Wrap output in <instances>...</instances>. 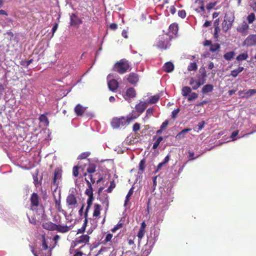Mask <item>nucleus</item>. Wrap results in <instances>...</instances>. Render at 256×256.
Listing matches in <instances>:
<instances>
[{
    "label": "nucleus",
    "instance_id": "39",
    "mask_svg": "<svg viewBox=\"0 0 256 256\" xmlns=\"http://www.w3.org/2000/svg\"><path fill=\"white\" fill-rule=\"evenodd\" d=\"M198 66L196 62H191L188 67V71L196 70H197Z\"/></svg>",
    "mask_w": 256,
    "mask_h": 256
},
{
    "label": "nucleus",
    "instance_id": "1",
    "mask_svg": "<svg viewBox=\"0 0 256 256\" xmlns=\"http://www.w3.org/2000/svg\"><path fill=\"white\" fill-rule=\"evenodd\" d=\"M172 38V36L168 34H163L160 36L157 39L156 46L160 48L166 49L170 46V42Z\"/></svg>",
    "mask_w": 256,
    "mask_h": 256
},
{
    "label": "nucleus",
    "instance_id": "16",
    "mask_svg": "<svg viewBox=\"0 0 256 256\" xmlns=\"http://www.w3.org/2000/svg\"><path fill=\"white\" fill-rule=\"evenodd\" d=\"M42 227L46 230H55L57 228V224H56L50 222H48L43 223Z\"/></svg>",
    "mask_w": 256,
    "mask_h": 256
},
{
    "label": "nucleus",
    "instance_id": "42",
    "mask_svg": "<svg viewBox=\"0 0 256 256\" xmlns=\"http://www.w3.org/2000/svg\"><path fill=\"white\" fill-rule=\"evenodd\" d=\"M162 140L163 138L162 136L158 138L156 141L154 142L152 146V148L154 150L156 149L158 147V145L160 144V142L162 141Z\"/></svg>",
    "mask_w": 256,
    "mask_h": 256
},
{
    "label": "nucleus",
    "instance_id": "54",
    "mask_svg": "<svg viewBox=\"0 0 256 256\" xmlns=\"http://www.w3.org/2000/svg\"><path fill=\"white\" fill-rule=\"evenodd\" d=\"M180 112V109L177 108L174 110L172 113V118H175Z\"/></svg>",
    "mask_w": 256,
    "mask_h": 256
},
{
    "label": "nucleus",
    "instance_id": "44",
    "mask_svg": "<svg viewBox=\"0 0 256 256\" xmlns=\"http://www.w3.org/2000/svg\"><path fill=\"white\" fill-rule=\"evenodd\" d=\"M96 171V166L94 164H90L87 168V172L90 174L94 173Z\"/></svg>",
    "mask_w": 256,
    "mask_h": 256
},
{
    "label": "nucleus",
    "instance_id": "58",
    "mask_svg": "<svg viewBox=\"0 0 256 256\" xmlns=\"http://www.w3.org/2000/svg\"><path fill=\"white\" fill-rule=\"evenodd\" d=\"M112 238V235L110 234H106V238L104 240L105 242H110Z\"/></svg>",
    "mask_w": 256,
    "mask_h": 256
},
{
    "label": "nucleus",
    "instance_id": "12",
    "mask_svg": "<svg viewBox=\"0 0 256 256\" xmlns=\"http://www.w3.org/2000/svg\"><path fill=\"white\" fill-rule=\"evenodd\" d=\"M136 96L135 90L132 88H130L126 90V93L124 94V98L126 100H128L129 99L134 98Z\"/></svg>",
    "mask_w": 256,
    "mask_h": 256
},
{
    "label": "nucleus",
    "instance_id": "60",
    "mask_svg": "<svg viewBox=\"0 0 256 256\" xmlns=\"http://www.w3.org/2000/svg\"><path fill=\"white\" fill-rule=\"evenodd\" d=\"M216 5V2H210V3H209L208 6H207V9L208 10H211L212 8H213Z\"/></svg>",
    "mask_w": 256,
    "mask_h": 256
},
{
    "label": "nucleus",
    "instance_id": "57",
    "mask_svg": "<svg viewBox=\"0 0 256 256\" xmlns=\"http://www.w3.org/2000/svg\"><path fill=\"white\" fill-rule=\"evenodd\" d=\"M178 15L180 17L182 18H184L186 16V12L184 10H180L178 12Z\"/></svg>",
    "mask_w": 256,
    "mask_h": 256
},
{
    "label": "nucleus",
    "instance_id": "26",
    "mask_svg": "<svg viewBox=\"0 0 256 256\" xmlns=\"http://www.w3.org/2000/svg\"><path fill=\"white\" fill-rule=\"evenodd\" d=\"M214 86L212 84H207L203 86L202 92L203 94H206L212 92Z\"/></svg>",
    "mask_w": 256,
    "mask_h": 256
},
{
    "label": "nucleus",
    "instance_id": "34",
    "mask_svg": "<svg viewBox=\"0 0 256 256\" xmlns=\"http://www.w3.org/2000/svg\"><path fill=\"white\" fill-rule=\"evenodd\" d=\"M100 206L98 204H95L94 206V211L93 216L95 217L98 216L100 214Z\"/></svg>",
    "mask_w": 256,
    "mask_h": 256
},
{
    "label": "nucleus",
    "instance_id": "62",
    "mask_svg": "<svg viewBox=\"0 0 256 256\" xmlns=\"http://www.w3.org/2000/svg\"><path fill=\"white\" fill-rule=\"evenodd\" d=\"M168 120L164 121L161 125V126H160L161 129L162 130H164L168 126Z\"/></svg>",
    "mask_w": 256,
    "mask_h": 256
},
{
    "label": "nucleus",
    "instance_id": "50",
    "mask_svg": "<svg viewBox=\"0 0 256 256\" xmlns=\"http://www.w3.org/2000/svg\"><path fill=\"white\" fill-rule=\"evenodd\" d=\"M122 223L118 224L115 226L112 230V231L114 232H116L118 230L122 228Z\"/></svg>",
    "mask_w": 256,
    "mask_h": 256
},
{
    "label": "nucleus",
    "instance_id": "27",
    "mask_svg": "<svg viewBox=\"0 0 256 256\" xmlns=\"http://www.w3.org/2000/svg\"><path fill=\"white\" fill-rule=\"evenodd\" d=\"M55 204H56V206L59 212H62L64 216H66V212L62 208V206H61V204H60V199L56 200H55Z\"/></svg>",
    "mask_w": 256,
    "mask_h": 256
},
{
    "label": "nucleus",
    "instance_id": "10",
    "mask_svg": "<svg viewBox=\"0 0 256 256\" xmlns=\"http://www.w3.org/2000/svg\"><path fill=\"white\" fill-rule=\"evenodd\" d=\"M238 94L239 96L241 98H248L251 96L256 94V89L240 90L238 92Z\"/></svg>",
    "mask_w": 256,
    "mask_h": 256
},
{
    "label": "nucleus",
    "instance_id": "41",
    "mask_svg": "<svg viewBox=\"0 0 256 256\" xmlns=\"http://www.w3.org/2000/svg\"><path fill=\"white\" fill-rule=\"evenodd\" d=\"M90 155V152H84L80 154L78 156V160L84 159V158H88Z\"/></svg>",
    "mask_w": 256,
    "mask_h": 256
},
{
    "label": "nucleus",
    "instance_id": "52",
    "mask_svg": "<svg viewBox=\"0 0 256 256\" xmlns=\"http://www.w3.org/2000/svg\"><path fill=\"white\" fill-rule=\"evenodd\" d=\"M153 112L154 109L152 108H148L146 112V117L150 116L152 114Z\"/></svg>",
    "mask_w": 256,
    "mask_h": 256
},
{
    "label": "nucleus",
    "instance_id": "56",
    "mask_svg": "<svg viewBox=\"0 0 256 256\" xmlns=\"http://www.w3.org/2000/svg\"><path fill=\"white\" fill-rule=\"evenodd\" d=\"M78 166H74L72 170V173L74 176L76 177L78 174Z\"/></svg>",
    "mask_w": 256,
    "mask_h": 256
},
{
    "label": "nucleus",
    "instance_id": "45",
    "mask_svg": "<svg viewBox=\"0 0 256 256\" xmlns=\"http://www.w3.org/2000/svg\"><path fill=\"white\" fill-rule=\"evenodd\" d=\"M188 96V100L189 102H191L192 100L196 99L198 97V94L195 92H190V94Z\"/></svg>",
    "mask_w": 256,
    "mask_h": 256
},
{
    "label": "nucleus",
    "instance_id": "6",
    "mask_svg": "<svg viewBox=\"0 0 256 256\" xmlns=\"http://www.w3.org/2000/svg\"><path fill=\"white\" fill-rule=\"evenodd\" d=\"M242 46L246 47L256 46V34H251L248 36L244 40Z\"/></svg>",
    "mask_w": 256,
    "mask_h": 256
},
{
    "label": "nucleus",
    "instance_id": "23",
    "mask_svg": "<svg viewBox=\"0 0 256 256\" xmlns=\"http://www.w3.org/2000/svg\"><path fill=\"white\" fill-rule=\"evenodd\" d=\"M163 68L165 72H170L174 70V65L171 62H167L164 66Z\"/></svg>",
    "mask_w": 256,
    "mask_h": 256
},
{
    "label": "nucleus",
    "instance_id": "19",
    "mask_svg": "<svg viewBox=\"0 0 256 256\" xmlns=\"http://www.w3.org/2000/svg\"><path fill=\"white\" fill-rule=\"evenodd\" d=\"M82 23L81 20L74 14L70 16V25L77 26Z\"/></svg>",
    "mask_w": 256,
    "mask_h": 256
},
{
    "label": "nucleus",
    "instance_id": "17",
    "mask_svg": "<svg viewBox=\"0 0 256 256\" xmlns=\"http://www.w3.org/2000/svg\"><path fill=\"white\" fill-rule=\"evenodd\" d=\"M128 80L132 84H136L138 80V76L134 73H130L128 78Z\"/></svg>",
    "mask_w": 256,
    "mask_h": 256
},
{
    "label": "nucleus",
    "instance_id": "61",
    "mask_svg": "<svg viewBox=\"0 0 256 256\" xmlns=\"http://www.w3.org/2000/svg\"><path fill=\"white\" fill-rule=\"evenodd\" d=\"M158 176H154L152 178V182H153V190H154L156 188V178Z\"/></svg>",
    "mask_w": 256,
    "mask_h": 256
},
{
    "label": "nucleus",
    "instance_id": "46",
    "mask_svg": "<svg viewBox=\"0 0 256 256\" xmlns=\"http://www.w3.org/2000/svg\"><path fill=\"white\" fill-rule=\"evenodd\" d=\"M188 154L189 160H195L196 158H198L200 156V154H198V155H197L196 156L194 157V152L190 150L188 151Z\"/></svg>",
    "mask_w": 256,
    "mask_h": 256
},
{
    "label": "nucleus",
    "instance_id": "55",
    "mask_svg": "<svg viewBox=\"0 0 256 256\" xmlns=\"http://www.w3.org/2000/svg\"><path fill=\"white\" fill-rule=\"evenodd\" d=\"M164 218V214H160L158 216H156V222L157 223L160 222L162 221Z\"/></svg>",
    "mask_w": 256,
    "mask_h": 256
},
{
    "label": "nucleus",
    "instance_id": "28",
    "mask_svg": "<svg viewBox=\"0 0 256 256\" xmlns=\"http://www.w3.org/2000/svg\"><path fill=\"white\" fill-rule=\"evenodd\" d=\"M138 116L139 114H137L135 112H132V114H128L126 116L128 124L138 118Z\"/></svg>",
    "mask_w": 256,
    "mask_h": 256
},
{
    "label": "nucleus",
    "instance_id": "53",
    "mask_svg": "<svg viewBox=\"0 0 256 256\" xmlns=\"http://www.w3.org/2000/svg\"><path fill=\"white\" fill-rule=\"evenodd\" d=\"M205 124L206 122L204 121H202L198 124V132L204 128Z\"/></svg>",
    "mask_w": 256,
    "mask_h": 256
},
{
    "label": "nucleus",
    "instance_id": "20",
    "mask_svg": "<svg viewBox=\"0 0 256 256\" xmlns=\"http://www.w3.org/2000/svg\"><path fill=\"white\" fill-rule=\"evenodd\" d=\"M178 30V24H172L169 26V32L168 34L171 35L172 38L174 35H176L177 34ZM166 34H167V33Z\"/></svg>",
    "mask_w": 256,
    "mask_h": 256
},
{
    "label": "nucleus",
    "instance_id": "59",
    "mask_svg": "<svg viewBox=\"0 0 256 256\" xmlns=\"http://www.w3.org/2000/svg\"><path fill=\"white\" fill-rule=\"evenodd\" d=\"M115 187V184L114 182H112L110 184V186L106 190L108 192H110L112 189Z\"/></svg>",
    "mask_w": 256,
    "mask_h": 256
},
{
    "label": "nucleus",
    "instance_id": "9",
    "mask_svg": "<svg viewBox=\"0 0 256 256\" xmlns=\"http://www.w3.org/2000/svg\"><path fill=\"white\" fill-rule=\"evenodd\" d=\"M66 202L68 208L73 210L77 204L76 196L72 194H69L66 198Z\"/></svg>",
    "mask_w": 256,
    "mask_h": 256
},
{
    "label": "nucleus",
    "instance_id": "3",
    "mask_svg": "<svg viewBox=\"0 0 256 256\" xmlns=\"http://www.w3.org/2000/svg\"><path fill=\"white\" fill-rule=\"evenodd\" d=\"M128 124L126 117L115 118L112 119L111 125L114 128H118Z\"/></svg>",
    "mask_w": 256,
    "mask_h": 256
},
{
    "label": "nucleus",
    "instance_id": "32",
    "mask_svg": "<svg viewBox=\"0 0 256 256\" xmlns=\"http://www.w3.org/2000/svg\"><path fill=\"white\" fill-rule=\"evenodd\" d=\"M244 70V67L239 66L238 68L235 69L231 72V76L234 78H236L238 75L240 73Z\"/></svg>",
    "mask_w": 256,
    "mask_h": 256
},
{
    "label": "nucleus",
    "instance_id": "63",
    "mask_svg": "<svg viewBox=\"0 0 256 256\" xmlns=\"http://www.w3.org/2000/svg\"><path fill=\"white\" fill-rule=\"evenodd\" d=\"M58 24H56L54 26L52 27V36H54V32H56V31L58 29Z\"/></svg>",
    "mask_w": 256,
    "mask_h": 256
},
{
    "label": "nucleus",
    "instance_id": "33",
    "mask_svg": "<svg viewBox=\"0 0 256 256\" xmlns=\"http://www.w3.org/2000/svg\"><path fill=\"white\" fill-rule=\"evenodd\" d=\"M192 91L191 88L188 86H184L182 90V94L184 96H188Z\"/></svg>",
    "mask_w": 256,
    "mask_h": 256
},
{
    "label": "nucleus",
    "instance_id": "21",
    "mask_svg": "<svg viewBox=\"0 0 256 256\" xmlns=\"http://www.w3.org/2000/svg\"><path fill=\"white\" fill-rule=\"evenodd\" d=\"M62 176L61 172L56 169L54 171V178L53 179V183L55 185H58L59 182V180L60 179Z\"/></svg>",
    "mask_w": 256,
    "mask_h": 256
},
{
    "label": "nucleus",
    "instance_id": "48",
    "mask_svg": "<svg viewBox=\"0 0 256 256\" xmlns=\"http://www.w3.org/2000/svg\"><path fill=\"white\" fill-rule=\"evenodd\" d=\"M5 94V88L2 84H0V100L2 99Z\"/></svg>",
    "mask_w": 256,
    "mask_h": 256
},
{
    "label": "nucleus",
    "instance_id": "43",
    "mask_svg": "<svg viewBox=\"0 0 256 256\" xmlns=\"http://www.w3.org/2000/svg\"><path fill=\"white\" fill-rule=\"evenodd\" d=\"M220 48V46L218 44H211L210 47V50L212 52H214L218 50Z\"/></svg>",
    "mask_w": 256,
    "mask_h": 256
},
{
    "label": "nucleus",
    "instance_id": "5",
    "mask_svg": "<svg viewBox=\"0 0 256 256\" xmlns=\"http://www.w3.org/2000/svg\"><path fill=\"white\" fill-rule=\"evenodd\" d=\"M162 202L159 203L160 208L166 210V206L173 200V197L170 194H163L162 196Z\"/></svg>",
    "mask_w": 256,
    "mask_h": 256
},
{
    "label": "nucleus",
    "instance_id": "24",
    "mask_svg": "<svg viewBox=\"0 0 256 256\" xmlns=\"http://www.w3.org/2000/svg\"><path fill=\"white\" fill-rule=\"evenodd\" d=\"M145 168V160H140L139 164V170L138 172V176L140 177L142 176V174L144 171Z\"/></svg>",
    "mask_w": 256,
    "mask_h": 256
},
{
    "label": "nucleus",
    "instance_id": "47",
    "mask_svg": "<svg viewBox=\"0 0 256 256\" xmlns=\"http://www.w3.org/2000/svg\"><path fill=\"white\" fill-rule=\"evenodd\" d=\"M144 234H145V230H140V229L139 230V231H138V235H137L139 241L141 240L142 238L144 237Z\"/></svg>",
    "mask_w": 256,
    "mask_h": 256
},
{
    "label": "nucleus",
    "instance_id": "4",
    "mask_svg": "<svg viewBox=\"0 0 256 256\" xmlns=\"http://www.w3.org/2000/svg\"><path fill=\"white\" fill-rule=\"evenodd\" d=\"M114 69L118 73L122 74L130 70V65L128 61L122 60L115 64Z\"/></svg>",
    "mask_w": 256,
    "mask_h": 256
},
{
    "label": "nucleus",
    "instance_id": "7",
    "mask_svg": "<svg viewBox=\"0 0 256 256\" xmlns=\"http://www.w3.org/2000/svg\"><path fill=\"white\" fill-rule=\"evenodd\" d=\"M114 78V75L111 74H108L107 77L108 86L112 91L116 90L118 86V82Z\"/></svg>",
    "mask_w": 256,
    "mask_h": 256
},
{
    "label": "nucleus",
    "instance_id": "11",
    "mask_svg": "<svg viewBox=\"0 0 256 256\" xmlns=\"http://www.w3.org/2000/svg\"><path fill=\"white\" fill-rule=\"evenodd\" d=\"M193 9L198 13L204 12V6L202 0H197L192 6Z\"/></svg>",
    "mask_w": 256,
    "mask_h": 256
},
{
    "label": "nucleus",
    "instance_id": "30",
    "mask_svg": "<svg viewBox=\"0 0 256 256\" xmlns=\"http://www.w3.org/2000/svg\"><path fill=\"white\" fill-rule=\"evenodd\" d=\"M85 180L87 183L88 188L86 191V194L88 196H91L92 194V188L90 182L88 180L87 178H85Z\"/></svg>",
    "mask_w": 256,
    "mask_h": 256
},
{
    "label": "nucleus",
    "instance_id": "37",
    "mask_svg": "<svg viewBox=\"0 0 256 256\" xmlns=\"http://www.w3.org/2000/svg\"><path fill=\"white\" fill-rule=\"evenodd\" d=\"M39 120L40 122H43L44 124V125L45 126H46L48 124V118L45 115L42 114L40 116Z\"/></svg>",
    "mask_w": 256,
    "mask_h": 256
},
{
    "label": "nucleus",
    "instance_id": "29",
    "mask_svg": "<svg viewBox=\"0 0 256 256\" xmlns=\"http://www.w3.org/2000/svg\"><path fill=\"white\" fill-rule=\"evenodd\" d=\"M160 98V96L159 95H154L150 98L148 99V100L146 101V102H148V104H156L159 100Z\"/></svg>",
    "mask_w": 256,
    "mask_h": 256
},
{
    "label": "nucleus",
    "instance_id": "14",
    "mask_svg": "<svg viewBox=\"0 0 256 256\" xmlns=\"http://www.w3.org/2000/svg\"><path fill=\"white\" fill-rule=\"evenodd\" d=\"M148 104L146 102H140L136 106V110L137 112L142 114L148 106Z\"/></svg>",
    "mask_w": 256,
    "mask_h": 256
},
{
    "label": "nucleus",
    "instance_id": "31",
    "mask_svg": "<svg viewBox=\"0 0 256 256\" xmlns=\"http://www.w3.org/2000/svg\"><path fill=\"white\" fill-rule=\"evenodd\" d=\"M70 228L66 226H60V225H57V228H56L55 230H57L59 232H66L69 231Z\"/></svg>",
    "mask_w": 256,
    "mask_h": 256
},
{
    "label": "nucleus",
    "instance_id": "18",
    "mask_svg": "<svg viewBox=\"0 0 256 256\" xmlns=\"http://www.w3.org/2000/svg\"><path fill=\"white\" fill-rule=\"evenodd\" d=\"M192 130L191 128H187L182 130L180 132H178L176 136V138L178 140H181L186 137V134L190 132Z\"/></svg>",
    "mask_w": 256,
    "mask_h": 256
},
{
    "label": "nucleus",
    "instance_id": "36",
    "mask_svg": "<svg viewBox=\"0 0 256 256\" xmlns=\"http://www.w3.org/2000/svg\"><path fill=\"white\" fill-rule=\"evenodd\" d=\"M133 192H134L133 188H132L129 190V191H128V194H127V195L126 196L125 202H124V206H126L127 202L129 201L130 198Z\"/></svg>",
    "mask_w": 256,
    "mask_h": 256
},
{
    "label": "nucleus",
    "instance_id": "22",
    "mask_svg": "<svg viewBox=\"0 0 256 256\" xmlns=\"http://www.w3.org/2000/svg\"><path fill=\"white\" fill-rule=\"evenodd\" d=\"M92 198H89L88 199V202H87L88 206H87V208H86V212H85V213H84L85 220H84V224H83V227L84 228H85L86 226V224H87V222H88V220H87L88 212V209L90 208V206L92 204Z\"/></svg>",
    "mask_w": 256,
    "mask_h": 256
},
{
    "label": "nucleus",
    "instance_id": "35",
    "mask_svg": "<svg viewBox=\"0 0 256 256\" xmlns=\"http://www.w3.org/2000/svg\"><path fill=\"white\" fill-rule=\"evenodd\" d=\"M235 53L234 52H230L226 53L224 57L227 60H230L234 56Z\"/></svg>",
    "mask_w": 256,
    "mask_h": 256
},
{
    "label": "nucleus",
    "instance_id": "13",
    "mask_svg": "<svg viewBox=\"0 0 256 256\" xmlns=\"http://www.w3.org/2000/svg\"><path fill=\"white\" fill-rule=\"evenodd\" d=\"M248 28L249 26L248 24L246 22H243L242 24L238 26L237 30L242 34L246 35L248 34Z\"/></svg>",
    "mask_w": 256,
    "mask_h": 256
},
{
    "label": "nucleus",
    "instance_id": "49",
    "mask_svg": "<svg viewBox=\"0 0 256 256\" xmlns=\"http://www.w3.org/2000/svg\"><path fill=\"white\" fill-rule=\"evenodd\" d=\"M140 129V124L138 123H135L132 127V130L134 132H136L139 130Z\"/></svg>",
    "mask_w": 256,
    "mask_h": 256
},
{
    "label": "nucleus",
    "instance_id": "25",
    "mask_svg": "<svg viewBox=\"0 0 256 256\" xmlns=\"http://www.w3.org/2000/svg\"><path fill=\"white\" fill-rule=\"evenodd\" d=\"M84 110V108L80 104H78L74 108V112L78 116L82 115Z\"/></svg>",
    "mask_w": 256,
    "mask_h": 256
},
{
    "label": "nucleus",
    "instance_id": "51",
    "mask_svg": "<svg viewBox=\"0 0 256 256\" xmlns=\"http://www.w3.org/2000/svg\"><path fill=\"white\" fill-rule=\"evenodd\" d=\"M42 247L44 250H46L48 248V246L46 242V240L44 236H42Z\"/></svg>",
    "mask_w": 256,
    "mask_h": 256
},
{
    "label": "nucleus",
    "instance_id": "40",
    "mask_svg": "<svg viewBox=\"0 0 256 256\" xmlns=\"http://www.w3.org/2000/svg\"><path fill=\"white\" fill-rule=\"evenodd\" d=\"M256 16L254 13H251L247 17L248 22L250 24H252L255 20Z\"/></svg>",
    "mask_w": 256,
    "mask_h": 256
},
{
    "label": "nucleus",
    "instance_id": "8",
    "mask_svg": "<svg viewBox=\"0 0 256 256\" xmlns=\"http://www.w3.org/2000/svg\"><path fill=\"white\" fill-rule=\"evenodd\" d=\"M90 240V237L88 234H84L77 238L73 242L72 245L76 246L79 244H84L85 245L88 244Z\"/></svg>",
    "mask_w": 256,
    "mask_h": 256
},
{
    "label": "nucleus",
    "instance_id": "2",
    "mask_svg": "<svg viewBox=\"0 0 256 256\" xmlns=\"http://www.w3.org/2000/svg\"><path fill=\"white\" fill-rule=\"evenodd\" d=\"M200 72H201V75L198 80H195L192 78L190 80V84L192 86V89L194 90H196L198 87L204 84L206 82V71L204 70H203L201 72V70H200Z\"/></svg>",
    "mask_w": 256,
    "mask_h": 256
},
{
    "label": "nucleus",
    "instance_id": "15",
    "mask_svg": "<svg viewBox=\"0 0 256 256\" xmlns=\"http://www.w3.org/2000/svg\"><path fill=\"white\" fill-rule=\"evenodd\" d=\"M32 209H34V206H38L39 204V199L38 195L36 193H33L30 198Z\"/></svg>",
    "mask_w": 256,
    "mask_h": 256
},
{
    "label": "nucleus",
    "instance_id": "64",
    "mask_svg": "<svg viewBox=\"0 0 256 256\" xmlns=\"http://www.w3.org/2000/svg\"><path fill=\"white\" fill-rule=\"evenodd\" d=\"M238 131H234L232 132V133L231 134V138L232 139V140H236L235 138H234L238 134Z\"/></svg>",
    "mask_w": 256,
    "mask_h": 256
},
{
    "label": "nucleus",
    "instance_id": "38",
    "mask_svg": "<svg viewBox=\"0 0 256 256\" xmlns=\"http://www.w3.org/2000/svg\"><path fill=\"white\" fill-rule=\"evenodd\" d=\"M248 58V54L246 52V53H243V54H239L236 57V60L238 61H242V60H246Z\"/></svg>",
    "mask_w": 256,
    "mask_h": 256
}]
</instances>
